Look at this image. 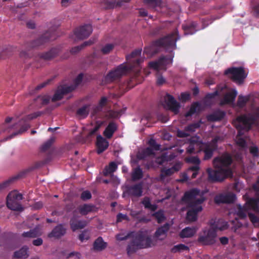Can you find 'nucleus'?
<instances>
[{"label": "nucleus", "mask_w": 259, "mask_h": 259, "mask_svg": "<svg viewBox=\"0 0 259 259\" xmlns=\"http://www.w3.org/2000/svg\"><path fill=\"white\" fill-rule=\"evenodd\" d=\"M117 165L114 162H111L108 166H106L103 171L105 176H112L113 172L116 170Z\"/></svg>", "instance_id": "nucleus-33"}, {"label": "nucleus", "mask_w": 259, "mask_h": 259, "mask_svg": "<svg viewBox=\"0 0 259 259\" xmlns=\"http://www.w3.org/2000/svg\"><path fill=\"white\" fill-rule=\"evenodd\" d=\"M196 232V229L195 227H186L180 233L181 238H188L193 236Z\"/></svg>", "instance_id": "nucleus-34"}, {"label": "nucleus", "mask_w": 259, "mask_h": 259, "mask_svg": "<svg viewBox=\"0 0 259 259\" xmlns=\"http://www.w3.org/2000/svg\"><path fill=\"white\" fill-rule=\"evenodd\" d=\"M258 119L259 107H256L253 109L252 115L239 116L234 122L235 126L238 131L236 142L242 150L246 147L247 137L245 135V133L247 132L251 128V125Z\"/></svg>", "instance_id": "nucleus-3"}, {"label": "nucleus", "mask_w": 259, "mask_h": 259, "mask_svg": "<svg viewBox=\"0 0 259 259\" xmlns=\"http://www.w3.org/2000/svg\"><path fill=\"white\" fill-rule=\"evenodd\" d=\"M90 237V233L87 230H84L78 236V239L81 242L89 240Z\"/></svg>", "instance_id": "nucleus-55"}, {"label": "nucleus", "mask_w": 259, "mask_h": 259, "mask_svg": "<svg viewBox=\"0 0 259 259\" xmlns=\"http://www.w3.org/2000/svg\"><path fill=\"white\" fill-rule=\"evenodd\" d=\"M95 208V206L93 205L90 204H84L83 205H79L77 207V211L83 215H87L89 212H92Z\"/></svg>", "instance_id": "nucleus-31"}, {"label": "nucleus", "mask_w": 259, "mask_h": 259, "mask_svg": "<svg viewBox=\"0 0 259 259\" xmlns=\"http://www.w3.org/2000/svg\"><path fill=\"white\" fill-rule=\"evenodd\" d=\"M74 90V87L63 85L59 87L52 98L53 102L60 100L64 95L71 92Z\"/></svg>", "instance_id": "nucleus-20"}, {"label": "nucleus", "mask_w": 259, "mask_h": 259, "mask_svg": "<svg viewBox=\"0 0 259 259\" xmlns=\"http://www.w3.org/2000/svg\"><path fill=\"white\" fill-rule=\"evenodd\" d=\"M44 164V163L40 161L35 162L27 168L21 171L18 176L10 178L0 184V191L9 186L15 180L17 179L18 177H23L25 175L34 171L35 170L41 167Z\"/></svg>", "instance_id": "nucleus-8"}, {"label": "nucleus", "mask_w": 259, "mask_h": 259, "mask_svg": "<svg viewBox=\"0 0 259 259\" xmlns=\"http://www.w3.org/2000/svg\"><path fill=\"white\" fill-rule=\"evenodd\" d=\"M107 246V243L104 241L101 237H99L94 242L93 250L96 251H101L104 250Z\"/></svg>", "instance_id": "nucleus-28"}, {"label": "nucleus", "mask_w": 259, "mask_h": 259, "mask_svg": "<svg viewBox=\"0 0 259 259\" xmlns=\"http://www.w3.org/2000/svg\"><path fill=\"white\" fill-rule=\"evenodd\" d=\"M83 75L82 74H79L74 80V84L71 85L70 86L74 87V89L79 84L82 80Z\"/></svg>", "instance_id": "nucleus-59"}, {"label": "nucleus", "mask_w": 259, "mask_h": 259, "mask_svg": "<svg viewBox=\"0 0 259 259\" xmlns=\"http://www.w3.org/2000/svg\"><path fill=\"white\" fill-rule=\"evenodd\" d=\"M225 74L239 84L243 82L246 77V74L242 67L229 68L225 70Z\"/></svg>", "instance_id": "nucleus-11"}, {"label": "nucleus", "mask_w": 259, "mask_h": 259, "mask_svg": "<svg viewBox=\"0 0 259 259\" xmlns=\"http://www.w3.org/2000/svg\"><path fill=\"white\" fill-rule=\"evenodd\" d=\"M37 236V233L36 230H31L28 232H24L22 233V236L23 237L27 238H34Z\"/></svg>", "instance_id": "nucleus-54"}, {"label": "nucleus", "mask_w": 259, "mask_h": 259, "mask_svg": "<svg viewBox=\"0 0 259 259\" xmlns=\"http://www.w3.org/2000/svg\"><path fill=\"white\" fill-rule=\"evenodd\" d=\"M108 141L103 138L100 135L97 137V153L100 154L104 151L108 147Z\"/></svg>", "instance_id": "nucleus-26"}, {"label": "nucleus", "mask_w": 259, "mask_h": 259, "mask_svg": "<svg viewBox=\"0 0 259 259\" xmlns=\"http://www.w3.org/2000/svg\"><path fill=\"white\" fill-rule=\"evenodd\" d=\"M177 135L181 138H186L190 136L189 133L185 130V128L184 131L178 130L177 131Z\"/></svg>", "instance_id": "nucleus-64"}, {"label": "nucleus", "mask_w": 259, "mask_h": 259, "mask_svg": "<svg viewBox=\"0 0 259 259\" xmlns=\"http://www.w3.org/2000/svg\"><path fill=\"white\" fill-rule=\"evenodd\" d=\"M57 37L56 32L53 30H49L36 39L32 41L30 44V47L34 48L38 47L45 45V44L55 40Z\"/></svg>", "instance_id": "nucleus-10"}, {"label": "nucleus", "mask_w": 259, "mask_h": 259, "mask_svg": "<svg viewBox=\"0 0 259 259\" xmlns=\"http://www.w3.org/2000/svg\"><path fill=\"white\" fill-rule=\"evenodd\" d=\"M92 31V26L90 24H86L76 28L74 34L77 39H83L89 37Z\"/></svg>", "instance_id": "nucleus-19"}, {"label": "nucleus", "mask_w": 259, "mask_h": 259, "mask_svg": "<svg viewBox=\"0 0 259 259\" xmlns=\"http://www.w3.org/2000/svg\"><path fill=\"white\" fill-rule=\"evenodd\" d=\"M248 209H250L247 205V201L246 203V205L243 207H241L239 205L238 207L237 215L240 219L245 218L247 214L248 213V217L253 224H257L259 222V218L252 214L248 212Z\"/></svg>", "instance_id": "nucleus-16"}, {"label": "nucleus", "mask_w": 259, "mask_h": 259, "mask_svg": "<svg viewBox=\"0 0 259 259\" xmlns=\"http://www.w3.org/2000/svg\"><path fill=\"white\" fill-rule=\"evenodd\" d=\"M237 93L235 90L229 92L225 94L224 97L220 101V105L223 106L225 104L232 103L237 96Z\"/></svg>", "instance_id": "nucleus-25"}, {"label": "nucleus", "mask_w": 259, "mask_h": 259, "mask_svg": "<svg viewBox=\"0 0 259 259\" xmlns=\"http://www.w3.org/2000/svg\"><path fill=\"white\" fill-rule=\"evenodd\" d=\"M158 223H161L165 220V217L164 214V211L162 210H159L153 214Z\"/></svg>", "instance_id": "nucleus-46"}, {"label": "nucleus", "mask_w": 259, "mask_h": 259, "mask_svg": "<svg viewBox=\"0 0 259 259\" xmlns=\"http://www.w3.org/2000/svg\"><path fill=\"white\" fill-rule=\"evenodd\" d=\"M167 161V159L166 156L162 155L156 159V162L159 165H162Z\"/></svg>", "instance_id": "nucleus-63"}, {"label": "nucleus", "mask_w": 259, "mask_h": 259, "mask_svg": "<svg viewBox=\"0 0 259 259\" xmlns=\"http://www.w3.org/2000/svg\"><path fill=\"white\" fill-rule=\"evenodd\" d=\"M42 113V112L38 111L33 114L28 115L20 119L17 123H16L15 125L13 126L14 127L15 126H17V127H19V130L13 133L12 134L4 139L3 141H6L8 139L13 138L17 135H21L25 132L30 127V124L28 122L29 121L40 116Z\"/></svg>", "instance_id": "nucleus-6"}, {"label": "nucleus", "mask_w": 259, "mask_h": 259, "mask_svg": "<svg viewBox=\"0 0 259 259\" xmlns=\"http://www.w3.org/2000/svg\"><path fill=\"white\" fill-rule=\"evenodd\" d=\"M249 151L253 156L257 157L259 156V150L256 146H251L249 148Z\"/></svg>", "instance_id": "nucleus-60"}, {"label": "nucleus", "mask_w": 259, "mask_h": 259, "mask_svg": "<svg viewBox=\"0 0 259 259\" xmlns=\"http://www.w3.org/2000/svg\"><path fill=\"white\" fill-rule=\"evenodd\" d=\"M23 199L22 195L17 191L9 193L7 197V205L11 210L22 211L23 207L20 203V201Z\"/></svg>", "instance_id": "nucleus-7"}, {"label": "nucleus", "mask_w": 259, "mask_h": 259, "mask_svg": "<svg viewBox=\"0 0 259 259\" xmlns=\"http://www.w3.org/2000/svg\"><path fill=\"white\" fill-rule=\"evenodd\" d=\"M249 98L247 97H244L241 95H239L237 101V106L240 108L244 107L246 103L248 101Z\"/></svg>", "instance_id": "nucleus-47"}, {"label": "nucleus", "mask_w": 259, "mask_h": 259, "mask_svg": "<svg viewBox=\"0 0 259 259\" xmlns=\"http://www.w3.org/2000/svg\"><path fill=\"white\" fill-rule=\"evenodd\" d=\"M66 230V228L62 224H59L56 226L48 234V237L51 238L59 239L65 235Z\"/></svg>", "instance_id": "nucleus-24"}, {"label": "nucleus", "mask_w": 259, "mask_h": 259, "mask_svg": "<svg viewBox=\"0 0 259 259\" xmlns=\"http://www.w3.org/2000/svg\"><path fill=\"white\" fill-rule=\"evenodd\" d=\"M173 57L174 56L171 54L161 56L157 61L149 62V66L155 70L163 69L166 65L171 63Z\"/></svg>", "instance_id": "nucleus-13"}, {"label": "nucleus", "mask_w": 259, "mask_h": 259, "mask_svg": "<svg viewBox=\"0 0 259 259\" xmlns=\"http://www.w3.org/2000/svg\"><path fill=\"white\" fill-rule=\"evenodd\" d=\"M77 210H73V215L69 221L70 228L73 232L79 229H83L87 225L86 221L77 220Z\"/></svg>", "instance_id": "nucleus-17"}, {"label": "nucleus", "mask_w": 259, "mask_h": 259, "mask_svg": "<svg viewBox=\"0 0 259 259\" xmlns=\"http://www.w3.org/2000/svg\"><path fill=\"white\" fill-rule=\"evenodd\" d=\"M199 242L203 245H212L216 242L217 233L213 228L205 230L200 234L198 239Z\"/></svg>", "instance_id": "nucleus-12"}, {"label": "nucleus", "mask_w": 259, "mask_h": 259, "mask_svg": "<svg viewBox=\"0 0 259 259\" xmlns=\"http://www.w3.org/2000/svg\"><path fill=\"white\" fill-rule=\"evenodd\" d=\"M197 23L192 22L191 23L183 25L182 27L185 34H192L197 31L195 29Z\"/></svg>", "instance_id": "nucleus-35"}, {"label": "nucleus", "mask_w": 259, "mask_h": 259, "mask_svg": "<svg viewBox=\"0 0 259 259\" xmlns=\"http://www.w3.org/2000/svg\"><path fill=\"white\" fill-rule=\"evenodd\" d=\"M107 101V99L105 97H103L100 102V105L96 107L93 111V114H95L97 112L100 111L102 110V107L105 104Z\"/></svg>", "instance_id": "nucleus-56"}, {"label": "nucleus", "mask_w": 259, "mask_h": 259, "mask_svg": "<svg viewBox=\"0 0 259 259\" xmlns=\"http://www.w3.org/2000/svg\"><path fill=\"white\" fill-rule=\"evenodd\" d=\"M156 53V51L153 46H149L144 48V54H147V57H150Z\"/></svg>", "instance_id": "nucleus-53"}, {"label": "nucleus", "mask_w": 259, "mask_h": 259, "mask_svg": "<svg viewBox=\"0 0 259 259\" xmlns=\"http://www.w3.org/2000/svg\"><path fill=\"white\" fill-rule=\"evenodd\" d=\"M257 196L259 197V176L257 182L253 186ZM247 205L250 209L254 211L259 213V198H251L247 201Z\"/></svg>", "instance_id": "nucleus-18"}, {"label": "nucleus", "mask_w": 259, "mask_h": 259, "mask_svg": "<svg viewBox=\"0 0 259 259\" xmlns=\"http://www.w3.org/2000/svg\"><path fill=\"white\" fill-rule=\"evenodd\" d=\"M169 229V225L165 224L163 226L159 227L155 232V235L160 239H164L166 236V233Z\"/></svg>", "instance_id": "nucleus-30"}, {"label": "nucleus", "mask_w": 259, "mask_h": 259, "mask_svg": "<svg viewBox=\"0 0 259 259\" xmlns=\"http://www.w3.org/2000/svg\"><path fill=\"white\" fill-rule=\"evenodd\" d=\"M72 257H74L75 259H80L81 257V255L78 252L73 251L69 253L66 256V258H68Z\"/></svg>", "instance_id": "nucleus-62"}, {"label": "nucleus", "mask_w": 259, "mask_h": 259, "mask_svg": "<svg viewBox=\"0 0 259 259\" xmlns=\"http://www.w3.org/2000/svg\"><path fill=\"white\" fill-rule=\"evenodd\" d=\"M115 45L113 44H107L105 45L101 49V52L104 54L110 53L114 48Z\"/></svg>", "instance_id": "nucleus-52"}, {"label": "nucleus", "mask_w": 259, "mask_h": 259, "mask_svg": "<svg viewBox=\"0 0 259 259\" xmlns=\"http://www.w3.org/2000/svg\"><path fill=\"white\" fill-rule=\"evenodd\" d=\"M164 106L165 108L171 110L175 114L179 113L180 108V104L170 95L167 94L164 97Z\"/></svg>", "instance_id": "nucleus-14"}, {"label": "nucleus", "mask_w": 259, "mask_h": 259, "mask_svg": "<svg viewBox=\"0 0 259 259\" xmlns=\"http://www.w3.org/2000/svg\"><path fill=\"white\" fill-rule=\"evenodd\" d=\"M201 123V122L200 121L199 122L191 123L185 127V130L189 133L190 135V133L194 132L196 129L200 127Z\"/></svg>", "instance_id": "nucleus-43"}, {"label": "nucleus", "mask_w": 259, "mask_h": 259, "mask_svg": "<svg viewBox=\"0 0 259 259\" xmlns=\"http://www.w3.org/2000/svg\"><path fill=\"white\" fill-rule=\"evenodd\" d=\"M142 52L141 49L134 51L130 55L126 56V60L131 63L129 67L122 64L119 65L114 70L110 71L106 76V80L112 81L120 78L125 74L128 70L139 66L143 61V59L140 58Z\"/></svg>", "instance_id": "nucleus-4"}, {"label": "nucleus", "mask_w": 259, "mask_h": 259, "mask_svg": "<svg viewBox=\"0 0 259 259\" xmlns=\"http://www.w3.org/2000/svg\"><path fill=\"white\" fill-rule=\"evenodd\" d=\"M130 237H132V239L126 248L128 254L135 252L139 249L148 247L152 243L151 238L142 232H130L125 236L120 234L116 236L117 239L119 241L125 240Z\"/></svg>", "instance_id": "nucleus-5"}, {"label": "nucleus", "mask_w": 259, "mask_h": 259, "mask_svg": "<svg viewBox=\"0 0 259 259\" xmlns=\"http://www.w3.org/2000/svg\"><path fill=\"white\" fill-rule=\"evenodd\" d=\"M235 198L236 196L234 193L229 192L216 195L214 197V201L217 204L230 203L235 201Z\"/></svg>", "instance_id": "nucleus-22"}, {"label": "nucleus", "mask_w": 259, "mask_h": 259, "mask_svg": "<svg viewBox=\"0 0 259 259\" xmlns=\"http://www.w3.org/2000/svg\"><path fill=\"white\" fill-rule=\"evenodd\" d=\"M55 138L53 137H51L46 142H45L41 147L42 151H46L48 150L53 144L55 141Z\"/></svg>", "instance_id": "nucleus-50"}, {"label": "nucleus", "mask_w": 259, "mask_h": 259, "mask_svg": "<svg viewBox=\"0 0 259 259\" xmlns=\"http://www.w3.org/2000/svg\"><path fill=\"white\" fill-rule=\"evenodd\" d=\"M154 154L153 150L151 148L148 147L143 150L137 155L138 159H142L147 156L152 155Z\"/></svg>", "instance_id": "nucleus-40"}, {"label": "nucleus", "mask_w": 259, "mask_h": 259, "mask_svg": "<svg viewBox=\"0 0 259 259\" xmlns=\"http://www.w3.org/2000/svg\"><path fill=\"white\" fill-rule=\"evenodd\" d=\"M225 115L224 111H217L208 116V120L211 121H219L223 119Z\"/></svg>", "instance_id": "nucleus-36"}, {"label": "nucleus", "mask_w": 259, "mask_h": 259, "mask_svg": "<svg viewBox=\"0 0 259 259\" xmlns=\"http://www.w3.org/2000/svg\"><path fill=\"white\" fill-rule=\"evenodd\" d=\"M132 177L134 181L139 180L143 177L142 170L139 166L134 170Z\"/></svg>", "instance_id": "nucleus-45"}, {"label": "nucleus", "mask_w": 259, "mask_h": 259, "mask_svg": "<svg viewBox=\"0 0 259 259\" xmlns=\"http://www.w3.org/2000/svg\"><path fill=\"white\" fill-rule=\"evenodd\" d=\"M204 144L198 137H193L190 140V143L187 148V152L189 154H194L202 151Z\"/></svg>", "instance_id": "nucleus-15"}, {"label": "nucleus", "mask_w": 259, "mask_h": 259, "mask_svg": "<svg viewBox=\"0 0 259 259\" xmlns=\"http://www.w3.org/2000/svg\"><path fill=\"white\" fill-rule=\"evenodd\" d=\"M232 162L231 156L228 154H223L216 157L213 161L215 169L209 168L207 169L208 180L212 182H222L225 178L232 175L231 165Z\"/></svg>", "instance_id": "nucleus-1"}, {"label": "nucleus", "mask_w": 259, "mask_h": 259, "mask_svg": "<svg viewBox=\"0 0 259 259\" xmlns=\"http://www.w3.org/2000/svg\"><path fill=\"white\" fill-rule=\"evenodd\" d=\"M210 224V228L215 230L216 233L217 230L222 231L228 228L227 223L222 219H219L217 221L211 220Z\"/></svg>", "instance_id": "nucleus-27"}, {"label": "nucleus", "mask_w": 259, "mask_h": 259, "mask_svg": "<svg viewBox=\"0 0 259 259\" xmlns=\"http://www.w3.org/2000/svg\"><path fill=\"white\" fill-rule=\"evenodd\" d=\"M58 54V50L53 48L47 52L40 54L39 56L40 58L48 61L55 58Z\"/></svg>", "instance_id": "nucleus-29"}, {"label": "nucleus", "mask_w": 259, "mask_h": 259, "mask_svg": "<svg viewBox=\"0 0 259 259\" xmlns=\"http://www.w3.org/2000/svg\"><path fill=\"white\" fill-rule=\"evenodd\" d=\"M126 193L128 195L136 197L141 196L143 193V186L142 183H138L127 186Z\"/></svg>", "instance_id": "nucleus-23"}, {"label": "nucleus", "mask_w": 259, "mask_h": 259, "mask_svg": "<svg viewBox=\"0 0 259 259\" xmlns=\"http://www.w3.org/2000/svg\"><path fill=\"white\" fill-rule=\"evenodd\" d=\"M146 4L149 7L154 8L160 7L161 4V0H144Z\"/></svg>", "instance_id": "nucleus-48"}, {"label": "nucleus", "mask_w": 259, "mask_h": 259, "mask_svg": "<svg viewBox=\"0 0 259 259\" xmlns=\"http://www.w3.org/2000/svg\"><path fill=\"white\" fill-rule=\"evenodd\" d=\"M89 113V106L87 105L79 108L76 111L77 115L80 118H85Z\"/></svg>", "instance_id": "nucleus-39"}, {"label": "nucleus", "mask_w": 259, "mask_h": 259, "mask_svg": "<svg viewBox=\"0 0 259 259\" xmlns=\"http://www.w3.org/2000/svg\"><path fill=\"white\" fill-rule=\"evenodd\" d=\"M189 249V247L183 244H179L177 245H175L172 249L171 251L172 252H182L185 250H188Z\"/></svg>", "instance_id": "nucleus-51"}, {"label": "nucleus", "mask_w": 259, "mask_h": 259, "mask_svg": "<svg viewBox=\"0 0 259 259\" xmlns=\"http://www.w3.org/2000/svg\"><path fill=\"white\" fill-rule=\"evenodd\" d=\"M176 30L171 34L158 40L156 42L157 45L163 47L167 52H171L176 48V42L179 39Z\"/></svg>", "instance_id": "nucleus-9"}, {"label": "nucleus", "mask_w": 259, "mask_h": 259, "mask_svg": "<svg viewBox=\"0 0 259 259\" xmlns=\"http://www.w3.org/2000/svg\"><path fill=\"white\" fill-rule=\"evenodd\" d=\"M116 128V125L114 122H110L104 131L103 134L107 138L110 139L112 137Z\"/></svg>", "instance_id": "nucleus-32"}, {"label": "nucleus", "mask_w": 259, "mask_h": 259, "mask_svg": "<svg viewBox=\"0 0 259 259\" xmlns=\"http://www.w3.org/2000/svg\"><path fill=\"white\" fill-rule=\"evenodd\" d=\"M104 122L102 121H97L96 123V125L95 127L91 130L88 135V138H90V137L94 136L96 132L99 130V129L101 127V126L103 125Z\"/></svg>", "instance_id": "nucleus-49"}, {"label": "nucleus", "mask_w": 259, "mask_h": 259, "mask_svg": "<svg viewBox=\"0 0 259 259\" xmlns=\"http://www.w3.org/2000/svg\"><path fill=\"white\" fill-rule=\"evenodd\" d=\"M174 173L172 169L171 168L168 169H162L160 176V179L161 181L164 182L166 177L170 176Z\"/></svg>", "instance_id": "nucleus-44"}, {"label": "nucleus", "mask_w": 259, "mask_h": 259, "mask_svg": "<svg viewBox=\"0 0 259 259\" xmlns=\"http://www.w3.org/2000/svg\"><path fill=\"white\" fill-rule=\"evenodd\" d=\"M220 140V137H215L211 141V143L207 145H204L202 150L204 153V159L208 160L210 159L213 154L214 150L216 149V143Z\"/></svg>", "instance_id": "nucleus-21"}, {"label": "nucleus", "mask_w": 259, "mask_h": 259, "mask_svg": "<svg viewBox=\"0 0 259 259\" xmlns=\"http://www.w3.org/2000/svg\"><path fill=\"white\" fill-rule=\"evenodd\" d=\"M186 160L188 162L192 163L197 165H199L200 162L199 159L197 156H190L186 158Z\"/></svg>", "instance_id": "nucleus-57"}, {"label": "nucleus", "mask_w": 259, "mask_h": 259, "mask_svg": "<svg viewBox=\"0 0 259 259\" xmlns=\"http://www.w3.org/2000/svg\"><path fill=\"white\" fill-rule=\"evenodd\" d=\"M28 248L27 246H23L19 250L15 251L14 257L16 258H26L28 256Z\"/></svg>", "instance_id": "nucleus-37"}, {"label": "nucleus", "mask_w": 259, "mask_h": 259, "mask_svg": "<svg viewBox=\"0 0 259 259\" xmlns=\"http://www.w3.org/2000/svg\"><path fill=\"white\" fill-rule=\"evenodd\" d=\"M125 108L118 111L110 110L107 113L106 116L108 118H117L121 116L125 111Z\"/></svg>", "instance_id": "nucleus-41"}, {"label": "nucleus", "mask_w": 259, "mask_h": 259, "mask_svg": "<svg viewBox=\"0 0 259 259\" xmlns=\"http://www.w3.org/2000/svg\"><path fill=\"white\" fill-rule=\"evenodd\" d=\"M149 144L150 146V148H151L153 150H158L159 149V145L156 143L154 140L151 139L149 141Z\"/></svg>", "instance_id": "nucleus-61"}, {"label": "nucleus", "mask_w": 259, "mask_h": 259, "mask_svg": "<svg viewBox=\"0 0 259 259\" xmlns=\"http://www.w3.org/2000/svg\"><path fill=\"white\" fill-rule=\"evenodd\" d=\"M199 170V166L197 165H194L190 166L188 169V174L191 175V179H194L196 177L198 171Z\"/></svg>", "instance_id": "nucleus-42"}, {"label": "nucleus", "mask_w": 259, "mask_h": 259, "mask_svg": "<svg viewBox=\"0 0 259 259\" xmlns=\"http://www.w3.org/2000/svg\"><path fill=\"white\" fill-rule=\"evenodd\" d=\"M204 200V192L198 189H193L185 193L182 201L189 208L186 217L188 221L192 222L197 220L198 213L202 210L201 204Z\"/></svg>", "instance_id": "nucleus-2"}, {"label": "nucleus", "mask_w": 259, "mask_h": 259, "mask_svg": "<svg viewBox=\"0 0 259 259\" xmlns=\"http://www.w3.org/2000/svg\"><path fill=\"white\" fill-rule=\"evenodd\" d=\"M91 197V193L89 191H83L80 195V198L84 201L90 199Z\"/></svg>", "instance_id": "nucleus-58"}, {"label": "nucleus", "mask_w": 259, "mask_h": 259, "mask_svg": "<svg viewBox=\"0 0 259 259\" xmlns=\"http://www.w3.org/2000/svg\"><path fill=\"white\" fill-rule=\"evenodd\" d=\"M200 110V104L198 102H195L192 104L190 110L185 114L186 117L191 116L193 114L198 112Z\"/></svg>", "instance_id": "nucleus-38"}]
</instances>
